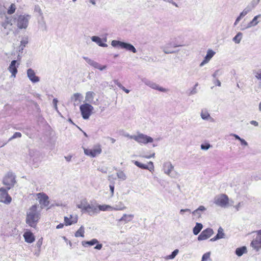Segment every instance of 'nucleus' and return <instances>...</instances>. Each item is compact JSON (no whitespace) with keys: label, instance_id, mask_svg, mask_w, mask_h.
Instances as JSON below:
<instances>
[{"label":"nucleus","instance_id":"f257e3e1","mask_svg":"<svg viewBox=\"0 0 261 261\" xmlns=\"http://www.w3.org/2000/svg\"><path fill=\"white\" fill-rule=\"evenodd\" d=\"M40 219V214L37 211L36 205H32L27 213L26 223L30 226L35 227Z\"/></svg>","mask_w":261,"mask_h":261},{"label":"nucleus","instance_id":"f03ea898","mask_svg":"<svg viewBox=\"0 0 261 261\" xmlns=\"http://www.w3.org/2000/svg\"><path fill=\"white\" fill-rule=\"evenodd\" d=\"M31 16L29 14H21L18 16L14 15V20L16 19V25L19 29H26L29 23Z\"/></svg>","mask_w":261,"mask_h":261},{"label":"nucleus","instance_id":"7ed1b4c3","mask_svg":"<svg viewBox=\"0 0 261 261\" xmlns=\"http://www.w3.org/2000/svg\"><path fill=\"white\" fill-rule=\"evenodd\" d=\"M4 185L7 186L6 189L10 190L13 187L16 183V176L14 173L9 172L4 177L3 180Z\"/></svg>","mask_w":261,"mask_h":261},{"label":"nucleus","instance_id":"20e7f679","mask_svg":"<svg viewBox=\"0 0 261 261\" xmlns=\"http://www.w3.org/2000/svg\"><path fill=\"white\" fill-rule=\"evenodd\" d=\"M111 45L113 47H120L121 48L125 49L126 50L132 51L133 53H136L137 52V50L135 47L132 44L128 43L121 42L118 40H113L111 42Z\"/></svg>","mask_w":261,"mask_h":261},{"label":"nucleus","instance_id":"39448f33","mask_svg":"<svg viewBox=\"0 0 261 261\" xmlns=\"http://www.w3.org/2000/svg\"><path fill=\"white\" fill-rule=\"evenodd\" d=\"M94 108L90 104L86 103L81 105L80 110L84 119H88L91 116Z\"/></svg>","mask_w":261,"mask_h":261},{"label":"nucleus","instance_id":"423d86ee","mask_svg":"<svg viewBox=\"0 0 261 261\" xmlns=\"http://www.w3.org/2000/svg\"><path fill=\"white\" fill-rule=\"evenodd\" d=\"M130 139L135 140L139 143L144 144L152 142L153 141V139L151 137L141 133L139 134L138 135L131 136L130 137Z\"/></svg>","mask_w":261,"mask_h":261},{"label":"nucleus","instance_id":"0eeeda50","mask_svg":"<svg viewBox=\"0 0 261 261\" xmlns=\"http://www.w3.org/2000/svg\"><path fill=\"white\" fill-rule=\"evenodd\" d=\"M84 153L90 157L94 158L101 153L102 149L100 145H96L93 149L83 148Z\"/></svg>","mask_w":261,"mask_h":261},{"label":"nucleus","instance_id":"6e6552de","mask_svg":"<svg viewBox=\"0 0 261 261\" xmlns=\"http://www.w3.org/2000/svg\"><path fill=\"white\" fill-rule=\"evenodd\" d=\"M214 203L221 207H224L228 203V197L225 194H221L216 196L214 199Z\"/></svg>","mask_w":261,"mask_h":261},{"label":"nucleus","instance_id":"1a4fd4ad","mask_svg":"<svg viewBox=\"0 0 261 261\" xmlns=\"http://www.w3.org/2000/svg\"><path fill=\"white\" fill-rule=\"evenodd\" d=\"M142 81L147 86H149L151 88L155 90H157L159 91L163 92H166L168 91V89L163 88L162 87H160L158 84L156 83L151 81L146 78H143L142 79Z\"/></svg>","mask_w":261,"mask_h":261},{"label":"nucleus","instance_id":"9d476101","mask_svg":"<svg viewBox=\"0 0 261 261\" xmlns=\"http://www.w3.org/2000/svg\"><path fill=\"white\" fill-rule=\"evenodd\" d=\"M8 190L4 188H0V202L8 204L11 202L12 198L9 195Z\"/></svg>","mask_w":261,"mask_h":261},{"label":"nucleus","instance_id":"9b49d317","mask_svg":"<svg viewBox=\"0 0 261 261\" xmlns=\"http://www.w3.org/2000/svg\"><path fill=\"white\" fill-rule=\"evenodd\" d=\"M37 196L39 199V202L42 208L48 206L49 204V197L45 193L43 192L37 193Z\"/></svg>","mask_w":261,"mask_h":261},{"label":"nucleus","instance_id":"f8f14e48","mask_svg":"<svg viewBox=\"0 0 261 261\" xmlns=\"http://www.w3.org/2000/svg\"><path fill=\"white\" fill-rule=\"evenodd\" d=\"M214 233L213 229L208 228L203 230L198 237V241L205 240L210 238Z\"/></svg>","mask_w":261,"mask_h":261},{"label":"nucleus","instance_id":"ddd939ff","mask_svg":"<svg viewBox=\"0 0 261 261\" xmlns=\"http://www.w3.org/2000/svg\"><path fill=\"white\" fill-rule=\"evenodd\" d=\"M163 167L164 173L170 176L171 177H176L175 175H173L171 174L172 171L174 169V166L172 165L171 162H167L164 163Z\"/></svg>","mask_w":261,"mask_h":261},{"label":"nucleus","instance_id":"4468645a","mask_svg":"<svg viewBox=\"0 0 261 261\" xmlns=\"http://www.w3.org/2000/svg\"><path fill=\"white\" fill-rule=\"evenodd\" d=\"M82 244L84 247H87L88 246H93L96 244L95 246L94 249L97 250H100L102 247L101 244H99L98 241L96 239H93L90 241H83L82 242Z\"/></svg>","mask_w":261,"mask_h":261},{"label":"nucleus","instance_id":"2eb2a0df","mask_svg":"<svg viewBox=\"0 0 261 261\" xmlns=\"http://www.w3.org/2000/svg\"><path fill=\"white\" fill-rule=\"evenodd\" d=\"M17 64L16 60H13L11 61L9 66L8 68V71L11 73V77H15L16 75L18 72L17 68L19 65V63Z\"/></svg>","mask_w":261,"mask_h":261},{"label":"nucleus","instance_id":"dca6fc26","mask_svg":"<svg viewBox=\"0 0 261 261\" xmlns=\"http://www.w3.org/2000/svg\"><path fill=\"white\" fill-rule=\"evenodd\" d=\"M134 163L136 166L139 167L141 169H147L150 171H153L154 170V165L152 162L150 161L148 162V166L143 164L138 161H134Z\"/></svg>","mask_w":261,"mask_h":261},{"label":"nucleus","instance_id":"f3484780","mask_svg":"<svg viewBox=\"0 0 261 261\" xmlns=\"http://www.w3.org/2000/svg\"><path fill=\"white\" fill-rule=\"evenodd\" d=\"M27 76L29 80L33 83H36L40 81V78L36 76L34 70L32 68H29L27 71Z\"/></svg>","mask_w":261,"mask_h":261},{"label":"nucleus","instance_id":"a211bd4d","mask_svg":"<svg viewBox=\"0 0 261 261\" xmlns=\"http://www.w3.org/2000/svg\"><path fill=\"white\" fill-rule=\"evenodd\" d=\"M260 21H261V14H258L254 17L252 20L249 22L245 28L241 29V30H244L256 26Z\"/></svg>","mask_w":261,"mask_h":261},{"label":"nucleus","instance_id":"6ab92c4d","mask_svg":"<svg viewBox=\"0 0 261 261\" xmlns=\"http://www.w3.org/2000/svg\"><path fill=\"white\" fill-rule=\"evenodd\" d=\"M88 213V214L90 216H92L95 214H97L98 213V210L97 205H95L94 204H90L88 203L86 206V209L85 211Z\"/></svg>","mask_w":261,"mask_h":261},{"label":"nucleus","instance_id":"aec40b11","mask_svg":"<svg viewBox=\"0 0 261 261\" xmlns=\"http://www.w3.org/2000/svg\"><path fill=\"white\" fill-rule=\"evenodd\" d=\"M177 46L175 45L174 43L170 42L167 43L165 46L162 47L163 51L166 54H173L175 53L174 50L172 49V48H175Z\"/></svg>","mask_w":261,"mask_h":261},{"label":"nucleus","instance_id":"412c9836","mask_svg":"<svg viewBox=\"0 0 261 261\" xmlns=\"http://www.w3.org/2000/svg\"><path fill=\"white\" fill-rule=\"evenodd\" d=\"M216 53L213 51L212 49H208L207 51L206 55L205 57H204V60L203 61L200 63V66L202 67L204 64L207 63L211 59V58L215 55Z\"/></svg>","mask_w":261,"mask_h":261},{"label":"nucleus","instance_id":"4be33fe9","mask_svg":"<svg viewBox=\"0 0 261 261\" xmlns=\"http://www.w3.org/2000/svg\"><path fill=\"white\" fill-rule=\"evenodd\" d=\"M134 217V215L133 214H124L121 218L117 220L118 221V225H120L121 222H123L124 223H127L131 221Z\"/></svg>","mask_w":261,"mask_h":261},{"label":"nucleus","instance_id":"5701e85b","mask_svg":"<svg viewBox=\"0 0 261 261\" xmlns=\"http://www.w3.org/2000/svg\"><path fill=\"white\" fill-rule=\"evenodd\" d=\"M5 20L1 23L2 26L5 29H6L8 28V25L12 26L13 25V17H9L7 15H5Z\"/></svg>","mask_w":261,"mask_h":261},{"label":"nucleus","instance_id":"b1692460","mask_svg":"<svg viewBox=\"0 0 261 261\" xmlns=\"http://www.w3.org/2000/svg\"><path fill=\"white\" fill-rule=\"evenodd\" d=\"M200 116L203 120H210L211 122H214V119L212 118L208 111L206 109H202L200 113Z\"/></svg>","mask_w":261,"mask_h":261},{"label":"nucleus","instance_id":"393cba45","mask_svg":"<svg viewBox=\"0 0 261 261\" xmlns=\"http://www.w3.org/2000/svg\"><path fill=\"white\" fill-rule=\"evenodd\" d=\"M95 96V93L92 91H88L86 93L85 101L88 102V103H94L95 102L93 101V99Z\"/></svg>","mask_w":261,"mask_h":261},{"label":"nucleus","instance_id":"a878e982","mask_svg":"<svg viewBox=\"0 0 261 261\" xmlns=\"http://www.w3.org/2000/svg\"><path fill=\"white\" fill-rule=\"evenodd\" d=\"M64 221L66 225H70L72 224L76 223L77 222V217L76 216L74 217L72 215H70V217H64Z\"/></svg>","mask_w":261,"mask_h":261},{"label":"nucleus","instance_id":"bb28decb","mask_svg":"<svg viewBox=\"0 0 261 261\" xmlns=\"http://www.w3.org/2000/svg\"><path fill=\"white\" fill-rule=\"evenodd\" d=\"M23 237L25 241L29 243H31L35 241V238L33 234L31 232H26L24 233Z\"/></svg>","mask_w":261,"mask_h":261},{"label":"nucleus","instance_id":"cd10ccee","mask_svg":"<svg viewBox=\"0 0 261 261\" xmlns=\"http://www.w3.org/2000/svg\"><path fill=\"white\" fill-rule=\"evenodd\" d=\"M206 210V208L204 206L201 205L198 208L194 211L192 212V214L199 218L201 217V213L204 212Z\"/></svg>","mask_w":261,"mask_h":261},{"label":"nucleus","instance_id":"c85d7f7f","mask_svg":"<svg viewBox=\"0 0 261 261\" xmlns=\"http://www.w3.org/2000/svg\"><path fill=\"white\" fill-rule=\"evenodd\" d=\"M91 40L93 42H95L99 46L101 47H107L108 45L106 43H102L101 39L96 36H92L91 37Z\"/></svg>","mask_w":261,"mask_h":261},{"label":"nucleus","instance_id":"c756f323","mask_svg":"<svg viewBox=\"0 0 261 261\" xmlns=\"http://www.w3.org/2000/svg\"><path fill=\"white\" fill-rule=\"evenodd\" d=\"M83 98L82 95L80 93H74L73 96L71 97V100L74 101V105H77L79 102H81V99Z\"/></svg>","mask_w":261,"mask_h":261},{"label":"nucleus","instance_id":"7c9ffc66","mask_svg":"<svg viewBox=\"0 0 261 261\" xmlns=\"http://www.w3.org/2000/svg\"><path fill=\"white\" fill-rule=\"evenodd\" d=\"M251 246L256 251H258L261 248V244L256 238L252 241Z\"/></svg>","mask_w":261,"mask_h":261},{"label":"nucleus","instance_id":"2f4dec72","mask_svg":"<svg viewBox=\"0 0 261 261\" xmlns=\"http://www.w3.org/2000/svg\"><path fill=\"white\" fill-rule=\"evenodd\" d=\"M203 228V225L201 223H196L195 226L193 228V232L194 234L197 235L201 230Z\"/></svg>","mask_w":261,"mask_h":261},{"label":"nucleus","instance_id":"473e14b6","mask_svg":"<svg viewBox=\"0 0 261 261\" xmlns=\"http://www.w3.org/2000/svg\"><path fill=\"white\" fill-rule=\"evenodd\" d=\"M29 42V38L28 36L23 37L20 41V49L23 50L24 47Z\"/></svg>","mask_w":261,"mask_h":261},{"label":"nucleus","instance_id":"72a5a7b5","mask_svg":"<svg viewBox=\"0 0 261 261\" xmlns=\"http://www.w3.org/2000/svg\"><path fill=\"white\" fill-rule=\"evenodd\" d=\"M247 251V248L245 246H243L242 247L238 248L236 250V254L238 256H242L244 253H245Z\"/></svg>","mask_w":261,"mask_h":261},{"label":"nucleus","instance_id":"f704fd0d","mask_svg":"<svg viewBox=\"0 0 261 261\" xmlns=\"http://www.w3.org/2000/svg\"><path fill=\"white\" fill-rule=\"evenodd\" d=\"M88 203L86 199H84L81 201V203L80 204L77 205V207L81 209L82 211L85 212L86 209V206L87 205Z\"/></svg>","mask_w":261,"mask_h":261},{"label":"nucleus","instance_id":"c9c22d12","mask_svg":"<svg viewBox=\"0 0 261 261\" xmlns=\"http://www.w3.org/2000/svg\"><path fill=\"white\" fill-rule=\"evenodd\" d=\"M85 229L83 226H81L80 228L75 232V237H84Z\"/></svg>","mask_w":261,"mask_h":261},{"label":"nucleus","instance_id":"e433bc0d","mask_svg":"<svg viewBox=\"0 0 261 261\" xmlns=\"http://www.w3.org/2000/svg\"><path fill=\"white\" fill-rule=\"evenodd\" d=\"M16 9V5L14 4H11L10 7L7 9L6 12L8 15H12L15 13Z\"/></svg>","mask_w":261,"mask_h":261},{"label":"nucleus","instance_id":"4c0bfd02","mask_svg":"<svg viewBox=\"0 0 261 261\" xmlns=\"http://www.w3.org/2000/svg\"><path fill=\"white\" fill-rule=\"evenodd\" d=\"M97 206L98 208V212L100 211H107L109 210L110 209H111V210L113 209V208L110 205H106V204L99 205H97Z\"/></svg>","mask_w":261,"mask_h":261},{"label":"nucleus","instance_id":"58836bf2","mask_svg":"<svg viewBox=\"0 0 261 261\" xmlns=\"http://www.w3.org/2000/svg\"><path fill=\"white\" fill-rule=\"evenodd\" d=\"M243 34L241 32H239L237 35L233 38L232 40L237 44L240 43L241 40L242 38Z\"/></svg>","mask_w":261,"mask_h":261},{"label":"nucleus","instance_id":"ea45409f","mask_svg":"<svg viewBox=\"0 0 261 261\" xmlns=\"http://www.w3.org/2000/svg\"><path fill=\"white\" fill-rule=\"evenodd\" d=\"M179 250L178 249L174 250L170 255H167L165 257V259L166 260L168 259H172L175 258V257L178 253Z\"/></svg>","mask_w":261,"mask_h":261},{"label":"nucleus","instance_id":"a19ab883","mask_svg":"<svg viewBox=\"0 0 261 261\" xmlns=\"http://www.w3.org/2000/svg\"><path fill=\"white\" fill-rule=\"evenodd\" d=\"M6 15V8L4 5L0 4V17L1 18Z\"/></svg>","mask_w":261,"mask_h":261},{"label":"nucleus","instance_id":"79ce46f5","mask_svg":"<svg viewBox=\"0 0 261 261\" xmlns=\"http://www.w3.org/2000/svg\"><path fill=\"white\" fill-rule=\"evenodd\" d=\"M117 176L119 179L122 180H125L127 177L125 174L121 170L118 171V172L117 173Z\"/></svg>","mask_w":261,"mask_h":261},{"label":"nucleus","instance_id":"37998d69","mask_svg":"<svg viewBox=\"0 0 261 261\" xmlns=\"http://www.w3.org/2000/svg\"><path fill=\"white\" fill-rule=\"evenodd\" d=\"M34 11L38 14L39 16H42L43 13L42 12L40 7L38 5H36L34 6Z\"/></svg>","mask_w":261,"mask_h":261},{"label":"nucleus","instance_id":"c03bdc74","mask_svg":"<svg viewBox=\"0 0 261 261\" xmlns=\"http://www.w3.org/2000/svg\"><path fill=\"white\" fill-rule=\"evenodd\" d=\"M216 236H219L220 239L224 238L225 233H224L223 229L221 227L218 228V233Z\"/></svg>","mask_w":261,"mask_h":261},{"label":"nucleus","instance_id":"a18cd8bd","mask_svg":"<svg viewBox=\"0 0 261 261\" xmlns=\"http://www.w3.org/2000/svg\"><path fill=\"white\" fill-rule=\"evenodd\" d=\"M260 0H252L248 5L253 10L259 4Z\"/></svg>","mask_w":261,"mask_h":261},{"label":"nucleus","instance_id":"49530a36","mask_svg":"<svg viewBox=\"0 0 261 261\" xmlns=\"http://www.w3.org/2000/svg\"><path fill=\"white\" fill-rule=\"evenodd\" d=\"M120 204L121 205L118 206L116 205L115 207L113 208V209L116 211H122L126 208V207L122 204V202H120Z\"/></svg>","mask_w":261,"mask_h":261},{"label":"nucleus","instance_id":"de8ad7c7","mask_svg":"<svg viewBox=\"0 0 261 261\" xmlns=\"http://www.w3.org/2000/svg\"><path fill=\"white\" fill-rule=\"evenodd\" d=\"M21 137V134L20 133L15 132L14 134V135L9 139L8 141H10L12 140L13 139H14L17 138H20Z\"/></svg>","mask_w":261,"mask_h":261},{"label":"nucleus","instance_id":"09e8293b","mask_svg":"<svg viewBox=\"0 0 261 261\" xmlns=\"http://www.w3.org/2000/svg\"><path fill=\"white\" fill-rule=\"evenodd\" d=\"M211 252H208L204 253L202 257L201 261H207L210 257Z\"/></svg>","mask_w":261,"mask_h":261},{"label":"nucleus","instance_id":"8fccbe9b","mask_svg":"<svg viewBox=\"0 0 261 261\" xmlns=\"http://www.w3.org/2000/svg\"><path fill=\"white\" fill-rule=\"evenodd\" d=\"M211 145L208 143H207V144H202L201 145L200 147H201V149H202V150H207L210 147H211Z\"/></svg>","mask_w":261,"mask_h":261},{"label":"nucleus","instance_id":"3c124183","mask_svg":"<svg viewBox=\"0 0 261 261\" xmlns=\"http://www.w3.org/2000/svg\"><path fill=\"white\" fill-rule=\"evenodd\" d=\"M83 59L86 61L87 63H88L91 66H92L94 62H95L94 61L92 60L91 59H89L88 57H84Z\"/></svg>","mask_w":261,"mask_h":261},{"label":"nucleus","instance_id":"603ef678","mask_svg":"<svg viewBox=\"0 0 261 261\" xmlns=\"http://www.w3.org/2000/svg\"><path fill=\"white\" fill-rule=\"evenodd\" d=\"M58 102V100L57 98H54L53 100V105H54V108L59 113L58 110V107H57V103Z\"/></svg>","mask_w":261,"mask_h":261},{"label":"nucleus","instance_id":"864d4df0","mask_svg":"<svg viewBox=\"0 0 261 261\" xmlns=\"http://www.w3.org/2000/svg\"><path fill=\"white\" fill-rule=\"evenodd\" d=\"M255 76L258 80H261V70H259L255 72Z\"/></svg>","mask_w":261,"mask_h":261},{"label":"nucleus","instance_id":"5fc2aeb1","mask_svg":"<svg viewBox=\"0 0 261 261\" xmlns=\"http://www.w3.org/2000/svg\"><path fill=\"white\" fill-rule=\"evenodd\" d=\"M198 86V83H196L195 86H194V87L193 88V89L191 91L190 93V95H193V94H195L197 93V90H196V87Z\"/></svg>","mask_w":261,"mask_h":261},{"label":"nucleus","instance_id":"6e6d98bb","mask_svg":"<svg viewBox=\"0 0 261 261\" xmlns=\"http://www.w3.org/2000/svg\"><path fill=\"white\" fill-rule=\"evenodd\" d=\"M114 83L118 86V87H119L120 89L123 88V86L122 85L118 82L117 80H114Z\"/></svg>","mask_w":261,"mask_h":261},{"label":"nucleus","instance_id":"4d7b16f0","mask_svg":"<svg viewBox=\"0 0 261 261\" xmlns=\"http://www.w3.org/2000/svg\"><path fill=\"white\" fill-rule=\"evenodd\" d=\"M213 83L218 86H221V83L218 79H216L213 81Z\"/></svg>","mask_w":261,"mask_h":261},{"label":"nucleus","instance_id":"13d9d810","mask_svg":"<svg viewBox=\"0 0 261 261\" xmlns=\"http://www.w3.org/2000/svg\"><path fill=\"white\" fill-rule=\"evenodd\" d=\"M240 141L241 142V144L242 145L244 146H248V143L243 139H241Z\"/></svg>","mask_w":261,"mask_h":261},{"label":"nucleus","instance_id":"bf43d9fd","mask_svg":"<svg viewBox=\"0 0 261 261\" xmlns=\"http://www.w3.org/2000/svg\"><path fill=\"white\" fill-rule=\"evenodd\" d=\"M245 11L247 12V13H249L253 9L248 5V6L244 9Z\"/></svg>","mask_w":261,"mask_h":261},{"label":"nucleus","instance_id":"052dcab7","mask_svg":"<svg viewBox=\"0 0 261 261\" xmlns=\"http://www.w3.org/2000/svg\"><path fill=\"white\" fill-rule=\"evenodd\" d=\"M242 18V17H241L240 15L237 18V19H236V21L234 23V25H237L238 24V23H239V22L240 21V20Z\"/></svg>","mask_w":261,"mask_h":261},{"label":"nucleus","instance_id":"680f3d73","mask_svg":"<svg viewBox=\"0 0 261 261\" xmlns=\"http://www.w3.org/2000/svg\"><path fill=\"white\" fill-rule=\"evenodd\" d=\"M100 64L95 61L92 66L95 68L98 69V68H100Z\"/></svg>","mask_w":261,"mask_h":261},{"label":"nucleus","instance_id":"e2e57ef3","mask_svg":"<svg viewBox=\"0 0 261 261\" xmlns=\"http://www.w3.org/2000/svg\"><path fill=\"white\" fill-rule=\"evenodd\" d=\"M184 212H189V213H190V212H191V210H190V209H189V208H186V209H181V210H180V213L181 214H183V213H184Z\"/></svg>","mask_w":261,"mask_h":261},{"label":"nucleus","instance_id":"0e129e2a","mask_svg":"<svg viewBox=\"0 0 261 261\" xmlns=\"http://www.w3.org/2000/svg\"><path fill=\"white\" fill-rule=\"evenodd\" d=\"M110 189L111 192L112 196L114 194V185H110Z\"/></svg>","mask_w":261,"mask_h":261},{"label":"nucleus","instance_id":"69168bd1","mask_svg":"<svg viewBox=\"0 0 261 261\" xmlns=\"http://www.w3.org/2000/svg\"><path fill=\"white\" fill-rule=\"evenodd\" d=\"M98 170L99 171H100V172H101L102 173H106L107 172V168H99L98 169Z\"/></svg>","mask_w":261,"mask_h":261},{"label":"nucleus","instance_id":"338daca9","mask_svg":"<svg viewBox=\"0 0 261 261\" xmlns=\"http://www.w3.org/2000/svg\"><path fill=\"white\" fill-rule=\"evenodd\" d=\"M247 14H248V13H247V12L246 11L243 10V11L240 14V16L243 18L245 15H246Z\"/></svg>","mask_w":261,"mask_h":261},{"label":"nucleus","instance_id":"774afa93","mask_svg":"<svg viewBox=\"0 0 261 261\" xmlns=\"http://www.w3.org/2000/svg\"><path fill=\"white\" fill-rule=\"evenodd\" d=\"M242 203L239 202L237 205L234 206V207L236 208L237 211L239 210L240 208L242 206Z\"/></svg>","mask_w":261,"mask_h":261}]
</instances>
